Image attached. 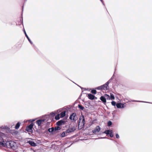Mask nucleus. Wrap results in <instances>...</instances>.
Returning <instances> with one entry per match:
<instances>
[{"mask_svg": "<svg viewBox=\"0 0 152 152\" xmlns=\"http://www.w3.org/2000/svg\"><path fill=\"white\" fill-rule=\"evenodd\" d=\"M78 107L82 110H83L84 109V107L81 104H79L78 105Z\"/></svg>", "mask_w": 152, "mask_h": 152, "instance_id": "nucleus-21", "label": "nucleus"}, {"mask_svg": "<svg viewBox=\"0 0 152 152\" xmlns=\"http://www.w3.org/2000/svg\"><path fill=\"white\" fill-rule=\"evenodd\" d=\"M66 131L65 132H63L61 134V136L62 137H64L66 136Z\"/></svg>", "mask_w": 152, "mask_h": 152, "instance_id": "nucleus-24", "label": "nucleus"}, {"mask_svg": "<svg viewBox=\"0 0 152 152\" xmlns=\"http://www.w3.org/2000/svg\"><path fill=\"white\" fill-rule=\"evenodd\" d=\"M115 136L117 138H119V136L118 134H115Z\"/></svg>", "mask_w": 152, "mask_h": 152, "instance_id": "nucleus-33", "label": "nucleus"}, {"mask_svg": "<svg viewBox=\"0 0 152 152\" xmlns=\"http://www.w3.org/2000/svg\"><path fill=\"white\" fill-rule=\"evenodd\" d=\"M110 137H113V131L112 130H110Z\"/></svg>", "mask_w": 152, "mask_h": 152, "instance_id": "nucleus-23", "label": "nucleus"}, {"mask_svg": "<svg viewBox=\"0 0 152 152\" xmlns=\"http://www.w3.org/2000/svg\"><path fill=\"white\" fill-rule=\"evenodd\" d=\"M61 129V127L59 126H57L55 127L54 128V132H56L57 131L60 130Z\"/></svg>", "mask_w": 152, "mask_h": 152, "instance_id": "nucleus-18", "label": "nucleus"}, {"mask_svg": "<svg viewBox=\"0 0 152 152\" xmlns=\"http://www.w3.org/2000/svg\"><path fill=\"white\" fill-rule=\"evenodd\" d=\"M91 92L93 94H96V91L94 89H93L91 91Z\"/></svg>", "mask_w": 152, "mask_h": 152, "instance_id": "nucleus-26", "label": "nucleus"}, {"mask_svg": "<svg viewBox=\"0 0 152 152\" xmlns=\"http://www.w3.org/2000/svg\"><path fill=\"white\" fill-rule=\"evenodd\" d=\"M33 127V125L32 124H30L27 127V130L28 131L30 132V130L32 129Z\"/></svg>", "mask_w": 152, "mask_h": 152, "instance_id": "nucleus-13", "label": "nucleus"}, {"mask_svg": "<svg viewBox=\"0 0 152 152\" xmlns=\"http://www.w3.org/2000/svg\"><path fill=\"white\" fill-rule=\"evenodd\" d=\"M85 124V121L84 116L83 115H82L80 116V118L78 124V127L80 126V129L84 127Z\"/></svg>", "mask_w": 152, "mask_h": 152, "instance_id": "nucleus-2", "label": "nucleus"}, {"mask_svg": "<svg viewBox=\"0 0 152 152\" xmlns=\"http://www.w3.org/2000/svg\"><path fill=\"white\" fill-rule=\"evenodd\" d=\"M117 108H123L124 107V104L121 103H118L116 104Z\"/></svg>", "mask_w": 152, "mask_h": 152, "instance_id": "nucleus-7", "label": "nucleus"}, {"mask_svg": "<svg viewBox=\"0 0 152 152\" xmlns=\"http://www.w3.org/2000/svg\"><path fill=\"white\" fill-rule=\"evenodd\" d=\"M29 143L30 145L33 146H36V144L33 141H29Z\"/></svg>", "mask_w": 152, "mask_h": 152, "instance_id": "nucleus-14", "label": "nucleus"}, {"mask_svg": "<svg viewBox=\"0 0 152 152\" xmlns=\"http://www.w3.org/2000/svg\"><path fill=\"white\" fill-rule=\"evenodd\" d=\"M100 1H101V2H102V4H103V5H104V4L103 3V0H100Z\"/></svg>", "mask_w": 152, "mask_h": 152, "instance_id": "nucleus-34", "label": "nucleus"}, {"mask_svg": "<svg viewBox=\"0 0 152 152\" xmlns=\"http://www.w3.org/2000/svg\"><path fill=\"white\" fill-rule=\"evenodd\" d=\"M54 127H52L51 128H49L48 129V131L50 133H51L53 132H54Z\"/></svg>", "mask_w": 152, "mask_h": 152, "instance_id": "nucleus-16", "label": "nucleus"}, {"mask_svg": "<svg viewBox=\"0 0 152 152\" xmlns=\"http://www.w3.org/2000/svg\"><path fill=\"white\" fill-rule=\"evenodd\" d=\"M88 98L91 100H93L94 99L95 96L91 94H89L88 95Z\"/></svg>", "mask_w": 152, "mask_h": 152, "instance_id": "nucleus-12", "label": "nucleus"}, {"mask_svg": "<svg viewBox=\"0 0 152 152\" xmlns=\"http://www.w3.org/2000/svg\"><path fill=\"white\" fill-rule=\"evenodd\" d=\"M50 114L52 116H54L55 115V114L54 113H53V112L51 113H50Z\"/></svg>", "mask_w": 152, "mask_h": 152, "instance_id": "nucleus-31", "label": "nucleus"}, {"mask_svg": "<svg viewBox=\"0 0 152 152\" xmlns=\"http://www.w3.org/2000/svg\"><path fill=\"white\" fill-rule=\"evenodd\" d=\"M111 104L113 106H115L116 104V102L114 101H112L111 102Z\"/></svg>", "mask_w": 152, "mask_h": 152, "instance_id": "nucleus-30", "label": "nucleus"}, {"mask_svg": "<svg viewBox=\"0 0 152 152\" xmlns=\"http://www.w3.org/2000/svg\"><path fill=\"white\" fill-rule=\"evenodd\" d=\"M112 124V122L110 121H108L107 123V125L108 126H111Z\"/></svg>", "mask_w": 152, "mask_h": 152, "instance_id": "nucleus-29", "label": "nucleus"}, {"mask_svg": "<svg viewBox=\"0 0 152 152\" xmlns=\"http://www.w3.org/2000/svg\"><path fill=\"white\" fill-rule=\"evenodd\" d=\"M44 121V119H40L37 120L36 121V123L38 126H41L42 124H43Z\"/></svg>", "mask_w": 152, "mask_h": 152, "instance_id": "nucleus-6", "label": "nucleus"}, {"mask_svg": "<svg viewBox=\"0 0 152 152\" xmlns=\"http://www.w3.org/2000/svg\"><path fill=\"white\" fill-rule=\"evenodd\" d=\"M60 117L59 116V114H58L56 115L55 117V119L56 120H58L59 119Z\"/></svg>", "mask_w": 152, "mask_h": 152, "instance_id": "nucleus-27", "label": "nucleus"}, {"mask_svg": "<svg viewBox=\"0 0 152 152\" xmlns=\"http://www.w3.org/2000/svg\"><path fill=\"white\" fill-rule=\"evenodd\" d=\"M101 128L99 126H96L94 129L92 130V132L93 133L96 134L97 133L99 132Z\"/></svg>", "mask_w": 152, "mask_h": 152, "instance_id": "nucleus-5", "label": "nucleus"}, {"mask_svg": "<svg viewBox=\"0 0 152 152\" xmlns=\"http://www.w3.org/2000/svg\"><path fill=\"white\" fill-rule=\"evenodd\" d=\"M106 137H101V138H100V139H104V138H106Z\"/></svg>", "mask_w": 152, "mask_h": 152, "instance_id": "nucleus-35", "label": "nucleus"}, {"mask_svg": "<svg viewBox=\"0 0 152 152\" xmlns=\"http://www.w3.org/2000/svg\"><path fill=\"white\" fill-rule=\"evenodd\" d=\"M105 98V97L104 96H102L100 97V99L104 104H105L106 102V100Z\"/></svg>", "mask_w": 152, "mask_h": 152, "instance_id": "nucleus-11", "label": "nucleus"}, {"mask_svg": "<svg viewBox=\"0 0 152 152\" xmlns=\"http://www.w3.org/2000/svg\"><path fill=\"white\" fill-rule=\"evenodd\" d=\"M110 98L111 99H115L114 96L112 94H110Z\"/></svg>", "mask_w": 152, "mask_h": 152, "instance_id": "nucleus-25", "label": "nucleus"}, {"mask_svg": "<svg viewBox=\"0 0 152 152\" xmlns=\"http://www.w3.org/2000/svg\"><path fill=\"white\" fill-rule=\"evenodd\" d=\"M76 114L75 113H73L71 115H70L69 119L72 120L74 121H75L77 120L76 118Z\"/></svg>", "mask_w": 152, "mask_h": 152, "instance_id": "nucleus-4", "label": "nucleus"}, {"mask_svg": "<svg viewBox=\"0 0 152 152\" xmlns=\"http://www.w3.org/2000/svg\"><path fill=\"white\" fill-rule=\"evenodd\" d=\"M66 111H64L62 112L60 114V117L61 118L64 117L66 115Z\"/></svg>", "mask_w": 152, "mask_h": 152, "instance_id": "nucleus-15", "label": "nucleus"}, {"mask_svg": "<svg viewBox=\"0 0 152 152\" xmlns=\"http://www.w3.org/2000/svg\"><path fill=\"white\" fill-rule=\"evenodd\" d=\"M65 123V121L63 120H61L58 121L56 123V124L58 126H60V125L64 124Z\"/></svg>", "mask_w": 152, "mask_h": 152, "instance_id": "nucleus-8", "label": "nucleus"}, {"mask_svg": "<svg viewBox=\"0 0 152 152\" xmlns=\"http://www.w3.org/2000/svg\"><path fill=\"white\" fill-rule=\"evenodd\" d=\"M23 31H24V34H25V36H26V38H27L29 42H30L31 44V45H32L33 44V42H32L31 41L30 39L28 37V36L27 34L26 33V31H25V30L24 29L23 30Z\"/></svg>", "mask_w": 152, "mask_h": 152, "instance_id": "nucleus-10", "label": "nucleus"}, {"mask_svg": "<svg viewBox=\"0 0 152 152\" xmlns=\"http://www.w3.org/2000/svg\"><path fill=\"white\" fill-rule=\"evenodd\" d=\"M102 90H108L109 89V86L107 85L106 83L102 85Z\"/></svg>", "mask_w": 152, "mask_h": 152, "instance_id": "nucleus-9", "label": "nucleus"}, {"mask_svg": "<svg viewBox=\"0 0 152 152\" xmlns=\"http://www.w3.org/2000/svg\"><path fill=\"white\" fill-rule=\"evenodd\" d=\"M4 135L3 133L0 132V145L4 146L5 144L7 147L11 148L14 149L16 147V143L12 141H7L6 143H4V141L2 137Z\"/></svg>", "mask_w": 152, "mask_h": 152, "instance_id": "nucleus-1", "label": "nucleus"}, {"mask_svg": "<svg viewBox=\"0 0 152 152\" xmlns=\"http://www.w3.org/2000/svg\"><path fill=\"white\" fill-rule=\"evenodd\" d=\"M110 82V80H109L107 82L105 83H106L107 85L108 86V85Z\"/></svg>", "mask_w": 152, "mask_h": 152, "instance_id": "nucleus-32", "label": "nucleus"}, {"mask_svg": "<svg viewBox=\"0 0 152 152\" xmlns=\"http://www.w3.org/2000/svg\"><path fill=\"white\" fill-rule=\"evenodd\" d=\"M133 102H144V103H150L152 104V103H150L149 102H144V101H138V100H132V101Z\"/></svg>", "mask_w": 152, "mask_h": 152, "instance_id": "nucleus-20", "label": "nucleus"}, {"mask_svg": "<svg viewBox=\"0 0 152 152\" xmlns=\"http://www.w3.org/2000/svg\"><path fill=\"white\" fill-rule=\"evenodd\" d=\"M20 123L18 122L16 124L15 127V129H18L20 126Z\"/></svg>", "mask_w": 152, "mask_h": 152, "instance_id": "nucleus-17", "label": "nucleus"}, {"mask_svg": "<svg viewBox=\"0 0 152 152\" xmlns=\"http://www.w3.org/2000/svg\"><path fill=\"white\" fill-rule=\"evenodd\" d=\"M110 131V130H107L104 132L103 133L104 134H105L107 135H108L109 134Z\"/></svg>", "mask_w": 152, "mask_h": 152, "instance_id": "nucleus-19", "label": "nucleus"}, {"mask_svg": "<svg viewBox=\"0 0 152 152\" xmlns=\"http://www.w3.org/2000/svg\"><path fill=\"white\" fill-rule=\"evenodd\" d=\"M35 121L34 120H32L33 121Z\"/></svg>", "mask_w": 152, "mask_h": 152, "instance_id": "nucleus-36", "label": "nucleus"}, {"mask_svg": "<svg viewBox=\"0 0 152 152\" xmlns=\"http://www.w3.org/2000/svg\"><path fill=\"white\" fill-rule=\"evenodd\" d=\"M95 89L97 90H102V86H101L97 87L95 88Z\"/></svg>", "mask_w": 152, "mask_h": 152, "instance_id": "nucleus-28", "label": "nucleus"}, {"mask_svg": "<svg viewBox=\"0 0 152 152\" xmlns=\"http://www.w3.org/2000/svg\"><path fill=\"white\" fill-rule=\"evenodd\" d=\"M75 130L74 127H69L66 131V134L67 135V134L74 132Z\"/></svg>", "mask_w": 152, "mask_h": 152, "instance_id": "nucleus-3", "label": "nucleus"}, {"mask_svg": "<svg viewBox=\"0 0 152 152\" xmlns=\"http://www.w3.org/2000/svg\"><path fill=\"white\" fill-rule=\"evenodd\" d=\"M104 96L105 97V98L106 99H110V96L109 95H107V94H105Z\"/></svg>", "mask_w": 152, "mask_h": 152, "instance_id": "nucleus-22", "label": "nucleus"}]
</instances>
